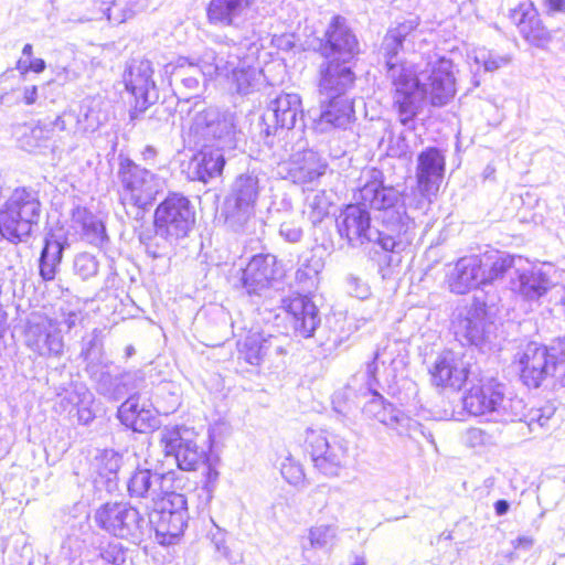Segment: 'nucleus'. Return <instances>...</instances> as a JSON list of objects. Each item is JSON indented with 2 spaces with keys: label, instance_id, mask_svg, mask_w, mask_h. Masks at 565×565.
Listing matches in <instances>:
<instances>
[{
  "label": "nucleus",
  "instance_id": "obj_1",
  "mask_svg": "<svg viewBox=\"0 0 565 565\" xmlns=\"http://www.w3.org/2000/svg\"><path fill=\"white\" fill-rule=\"evenodd\" d=\"M418 25V17L405 19L387 31L382 43L387 75L395 88L394 107L399 122L408 129L415 128L414 119L425 99H429L433 106L440 107L448 104L456 94L454 65L450 60L438 57L428 62L425 70L416 73L412 65L397 58L401 51H415Z\"/></svg>",
  "mask_w": 565,
  "mask_h": 565
},
{
  "label": "nucleus",
  "instance_id": "obj_2",
  "mask_svg": "<svg viewBox=\"0 0 565 565\" xmlns=\"http://www.w3.org/2000/svg\"><path fill=\"white\" fill-rule=\"evenodd\" d=\"M362 185L354 193V201L367 211L380 212L381 226L396 238L407 239L411 244L413 222L406 215L402 193L394 186L384 185L383 173L377 169L365 170L361 177Z\"/></svg>",
  "mask_w": 565,
  "mask_h": 565
},
{
  "label": "nucleus",
  "instance_id": "obj_3",
  "mask_svg": "<svg viewBox=\"0 0 565 565\" xmlns=\"http://www.w3.org/2000/svg\"><path fill=\"white\" fill-rule=\"evenodd\" d=\"M463 407L470 415L493 423L516 422L526 416L523 399L505 396L503 385L494 380L472 385L463 396Z\"/></svg>",
  "mask_w": 565,
  "mask_h": 565
},
{
  "label": "nucleus",
  "instance_id": "obj_4",
  "mask_svg": "<svg viewBox=\"0 0 565 565\" xmlns=\"http://www.w3.org/2000/svg\"><path fill=\"white\" fill-rule=\"evenodd\" d=\"M514 363L527 387L536 388L550 376L565 386V340H557L551 347L529 342L519 349Z\"/></svg>",
  "mask_w": 565,
  "mask_h": 565
},
{
  "label": "nucleus",
  "instance_id": "obj_5",
  "mask_svg": "<svg viewBox=\"0 0 565 565\" xmlns=\"http://www.w3.org/2000/svg\"><path fill=\"white\" fill-rule=\"evenodd\" d=\"M117 178L121 204L136 210V217L154 203L166 186V180L140 167L129 158H120Z\"/></svg>",
  "mask_w": 565,
  "mask_h": 565
},
{
  "label": "nucleus",
  "instance_id": "obj_6",
  "mask_svg": "<svg viewBox=\"0 0 565 565\" xmlns=\"http://www.w3.org/2000/svg\"><path fill=\"white\" fill-rule=\"evenodd\" d=\"M370 212L359 202L349 204L338 218V231L352 245L366 242L379 244L383 250L399 253L407 246V239L396 238L384 227L373 228L370 225Z\"/></svg>",
  "mask_w": 565,
  "mask_h": 565
},
{
  "label": "nucleus",
  "instance_id": "obj_7",
  "mask_svg": "<svg viewBox=\"0 0 565 565\" xmlns=\"http://www.w3.org/2000/svg\"><path fill=\"white\" fill-rule=\"evenodd\" d=\"M381 353L377 350L374 353L373 360L366 364L364 371L355 373L348 382L344 388L347 397H366L370 399L364 404L362 412L369 418H374L381 424L393 428L398 422L401 411L395 408L393 404L385 402L375 387L377 385L376 372L377 361Z\"/></svg>",
  "mask_w": 565,
  "mask_h": 565
},
{
  "label": "nucleus",
  "instance_id": "obj_8",
  "mask_svg": "<svg viewBox=\"0 0 565 565\" xmlns=\"http://www.w3.org/2000/svg\"><path fill=\"white\" fill-rule=\"evenodd\" d=\"M260 192L254 172L238 175L225 200V224L235 233H248L255 224V205Z\"/></svg>",
  "mask_w": 565,
  "mask_h": 565
},
{
  "label": "nucleus",
  "instance_id": "obj_9",
  "mask_svg": "<svg viewBox=\"0 0 565 565\" xmlns=\"http://www.w3.org/2000/svg\"><path fill=\"white\" fill-rule=\"evenodd\" d=\"M190 132L198 142L216 149H232L235 147L236 125L232 113H221L216 108H206L196 111L192 118Z\"/></svg>",
  "mask_w": 565,
  "mask_h": 565
},
{
  "label": "nucleus",
  "instance_id": "obj_10",
  "mask_svg": "<svg viewBox=\"0 0 565 565\" xmlns=\"http://www.w3.org/2000/svg\"><path fill=\"white\" fill-rule=\"evenodd\" d=\"M94 520L102 530L120 539L139 540L148 529V522L139 511L124 502L103 504L96 510Z\"/></svg>",
  "mask_w": 565,
  "mask_h": 565
},
{
  "label": "nucleus",
  "instance_id": "obj_11",
  "mask_svg": "<svg viewBox=\"0 0 565 565\" xmlns=\"http://www.w3.org/2000/svg\"><path fill=\"white\" fill-rule=\"evenodd\" d=\"M153 223L162 235L183 238L195 223L194 206L186 196L170 193L157 206Z\"/></svg>",
  "mask_w": 565,
  "mask_h": 565
},
{
  "label": "nucleus",
  "instance_id": "obj_12",
  "mask_svg": "<svg viewBox=\"0 0 565 565\" xmlns=\"http://www.w3.org/2000/svg\"><path fill=\"white\" fill-rule=\"evenodd\" d=\"M151 509L147 522L154 526L157 536L162 537L161 543L170 544L183 533L188 519L186 499L183 494L171 493Z\"/></svg>",
  "mask_w": 565,
  "mask_h": 565
},
{
  "label": "nucleus",
  "instance_id": "obj_13",
  "mask_svg": "<svg viewBox=\"0 0 565 565\" xmlns=\"http://www.w3.org/2000/svg\"><path fill=\"white\" fill-rule=\"evenodd\" d=\"M452 328L461 343L476 347L489 341L494 330L493 322L488 317L486 303L478 300L457 310Z\"/></svg>",
  "mask_w": 565,
  "mask_h": 565
},
{
  "label": "nucleus",
  "instance_id": "obj_14",
  "mask_svg": "<svg viewBox=\"0 0 565 565\" xmlns=\"http://www.w3.org/2000/svg\"><path fill=\"white\" fill-rule=\"evenodd\" d=\"M306 441L315 467L324 476H338L348 457V443L339 436L317 431H310Z\"/></svg>",
  "mask_w": 565,
  "mask_h": 565
},
{
  "label": "nucleus",
  "instance_id": "obj_15",
  "mask_svg": "<svg viewBox=\"0 0 565 565\" xmlns=\"http://www.w3.org/2000/svg\"><path fill=\"white\" fill-rule=\"evenodd\" d=\"M193 431L183 427H164L160 431V443L167 457L181 470H196L204 458V452L193 439Z\"/></svg>",
  "mask_w": 565,
  "mask_h": 565
},
{
  "label": "nucleus",
  "instance_id": "obj_16",
  "mask_svg": "<svg viewBox=\"0 0 565 565\" xmlns=\"http://www.w3.org/2000/svg\"><path fill=\"white\" fill-rule=\"evenodd\" d=\"M128 493L131 498L145 499L152 507L166 500L173 490V476L149 468L138 467L127 482Z\"/></svg>",
  "mask_w": 565,
  "mask_h": 565
},
{
  "label": "nucleus",
  "instance_id": "obj_17",
  "mask_svg": "<svg viewBox=\"0 0 565 565\" xmlns=\"http://www.w3.org/2000/svg\"><path fill=\"white\" fill-rule=\"evenodd\" d=\"M25 345L39 356L60 359L65 343L58 320L42 317L39 321H31L25 330Z\"/></svg>",
  "mask_w": 565,
  "mask_h": 565
},
{
  "label": "nucleus",
  "instance_id": "obj_18",
  "mask_svg": "<svg viewBox=\"0 0 565 565\" xmlns=\"http://www.w3.org/2000/svg\"><path fill=\"white\" fill-rule=\"evenodd\" d=\"M212 41L218 45V50L205 49L200 55L199 66L204 78L224 76L230 78L233 68L241 64L237 43L223 35H214Z\"/></svg>",
  "mask_w": 565,
  "mask_h": 565
},
{
  "label": "nucleus",
  "instance_id": "obj_19",
  "mask_svg": "<svg viewBox=\"0 0 565 565\" xmlns=\"http://www.w3.org/2000/svg\"><path fill=\"white\" fill-rule=\"evenodd\" d=\"M258 0H211L206 8L210 24L239 29L258 14Z\"/></svg>",
  "mask_w": 565,
  "mask_h": 565
},
{
  "label": "nucleus",
  "instance_id": "obj_20",
  "mask_svg": "<svg viewBox=\"0 0 565 565\" xmlns=\"http://www.w3.org/2000/svg\"><path fill=\"white\" fill-rule=\"evenodd\" d=\"M324 38L326 42L320 44V52L328 60L349 63L359 53L356 36L340 15L332 19Z\"/></svg>",
  "mask_w": 565,
  "mask_h": 565
},
{
  "label": "nucleus",
  "instance_id": "obj_21",
  "mask_svg": "<svg viewBox=\"0 0 565 565\" xmlns=\"http://www.w3.org/2000/svg\"><path fill=\"white\" fill-rule=\"evenodd\" d=\"M552 265L532 267L530 269H515V277L511 278V290L526 301H537L554 287Z\"/></svg>",
  "mask_w": 565,
  "mask_h": 565
},
{
  "label": "nucleus",
  "instance_id": "obj_22",
  "mask_svg": "<svg viewBox=\"0 0 565 565\" xmlns=\"http://www.w3.org/2000/svg\"><path fill=\"white\" fill-rule=\"evenodd\" d=\"M152 75V65L148 60L134 62L125 74L126 88L136 99V111H145L158 99V90Z\"/></svg>",
  "mask_w": 565,
  "mask_h": 565
},
{
  "label": "nucleus",
  "instance_id": "obj_23",
  "mask_svg": "<svg viewBox=\"0 0 565 565\" xmlns=\"http://www.w3.org/2000/svg\"><path fill=\"white\" fill-rule=\"evenodd\" d=\"M281 275L282 271L274 255L258 254L253 256L242 270L241 281L246 291L252 295L269 288Z\"/></svg>",
  "mask_w": 565,
  "mask_h": 565
},
{
  "label": "nucleus",
  "instance_id": "obj_24",
  "mask_svg": "<svg viewBox=\"0 0 565 565\" xmlns=\"http://www.w3.org/2000/svg\"><path fill=\"white\" fill-rule=\"evenodd\" d=\"M445 164V156L437 148H427L418 154L416 178L423 196L430 200L436 195L444 178Z\"/></svg>",
  "mask_w": 565,
  "mask_h": 565
},
{
  "label": "nucleus",
  "instance_id": "obj_25",
  "mask_svg": "<svg viewBox=\"0 0 565 565\" xmlns=\"http://www.w3.org/2000/svg\"><path fill=\"white\" fill-rule=\"evenodd\" d=\"M238 359L250 365H259L266 358L285 354L281 339L277 335L249 331L244 339L237 341Z\"/></svg>",
  "mask_w": 565,
  "mask_h": 565
},
{
  "label": "nucleus",
  "instance_id": "obj_26",
  "mask_svg": "<svg viewBox=\"0 0 565 565\" xmlns=\"http://www.w3.org/2000/svg\"><path fill=\"white\" fill-rule=\"evenodd\" d=\"M429 373L434 385L460 390L468 377V364L460 354L445 350L438 354Z\"/></svg>",
  "mask_w": 565,
  "mask_h": 565
},
{
  "label": "nucleus",
  "instance_id": "obj_27",
  "mask_svg": "<svg viewBox=\"0 0 565 565\" xmlns=\"http://www.w3.org/2000/svg\"><path fill=\"white\" fill-rule=\"evenodd\" d=\"M326 168V162L316 151L300 146L281 166V170L286 171L285 178L299 184L312 183L324 174Z\"/></svg>",
  "mask_w": 565,
  "mask_h": 565
},
{
  "label": "nucleus",
  "instance_id": "obj_28",
  "mask_svg": "<svg viewBox=\"0 0 565 565\" xmlns=\"http://www.w3.org/2000/svg\"><path fill=\"white\" fill-rule=\"evenodd\" d=\"M511 19L527 43L544 49L551 42L552 34L542 23L533 3H521L512 10Z\"/></svg>",
  "mask_w": 565,
  "mask_h": 565
},
{
  "label": "nucleus",
  "instance_id": "obj_29",
  "mask_svg": "<svg viewBox=\"0 0 565 565\" xmlns=\"http://www.w3.org/2000/svg\"><path fill=\"white\" fill-rule=\"evenodd\" d=\"M341 61L330 60L320 67L319 90L326 97H343L354 83L351 67Z\"/></svg>",
  "mask_w": 565,
  "mask_h": 565
},
{
  "label": "nucleus",
  "instance_id": "obj_30",
  "mask_svg": "<svg viewBox=\"0 0 565 565\" xmlns=\"http://www.w3.org/2000/svg\"><path fill=\"white\" fill-rule=\"evenodd\" d=\"M286 310L292 317L291 323L295 332L302 338L313 335L320 324L317 306L307 296H297L286 301Z\"/></svg>",
  "mask_w": 565,
  "mask_h": 565
},
{
  "label": "nucleus",
  "instance_id": "obj_31",
  "mask_svg": "<svg viewBox=\"0 0 565 565\" xmlns=\"http://www.w3.org/2000/svg\"><path fill=\"white\" fill-rule=\"evenodd\" d=\"M481 267L482 259L477 255L460 258L448 279L450 290L457 295H465L471 289L484 285Z\"/></svg>",
  "mask_w": 565,
  "mask_h": 565
},
{
  "label": "nucleus",
  "instance_id": "obj_32",
  "mask_svg": "<svg viewBox=\"0 0 565 565\" xmlns=\"http://www.w3.org/2000/svg\"><path fill=\"white\" fill-rule=\"evenodd\" d=\"M299 115H302L300 96L284 93L269 103L264 120L274 121L276 128L292 129Z\"/></svg>",
  "mask_w": 565,
  "mask_h": 565
},
{
  "label": "nucleus",
  "instance_id": "obj_33",
  "mask_svg": "<svg viewBox=\"0 0 565 565\" xmlns=\"http://www.w3.org/2000/svg\"><path fill=\"white\" fill-rule=\"evenodd\" d=\"M166 73H170V84L175 85L185 99L199 90L201 78L204 77L199 66V60L193 63L186 57H180L177 64H168Z\"/></svg>",
  "mask_w": 565,
  "mask_h": 565
},
{
  "label": "nucleus",
  "instance_id": "obj_34",
  "mask_svg": "<svg viewBox=\"0 0 565 565\" xmlns=\"http://www.w3.org/2000/svg\"><path fill=\"white\" fill-rule=\"evenodd\" d=\"M225 159L220 149H204L193 156L188 166V174L191 180L207 183L209 180L218 177L224 168Z\"/></svg>",
  "mask_w": 565,
  "mask_h": 565
},
{
  "label": "nucleus",
  "instance_id": "obj_35",
  "mask_svg": "<svg viewBox=\"0 0 565 565\" xmlns=\"http://www.w3.org/2000/svg\"><path fill=\"white\" fill-rule=\"evenodd\" d=\"M12 215L24 216L38 225L41 215V203L38 192L29 189H17L4 205L6 222L12 223Z\"/></svg>",
  "mask_w": 565,
  "mask_h": 565
},
{
  "label": "nucleus",
  "instance_id": "obj_36",
  "mask_svg": "<svg viewBox=\"0 0 565 565\" xmlns=\"http://www.w3.org/2000/svg\"><path fill=\"white\" fill-rule=\"evenodd\" d=\"M328 104L322 107L316 129L321 132L332 128H344L354 117L352 103L345 97H327Z\"/></svg>",
  "mask_w": 565,
  "mask_h": 565
},
{
  "label": "nucleus",
  "instance_id": "obj_37",
  "mask_svg": "<svg viewBox=\"0 0 565 565\" xmlns=\"http://www.w3.org/2000/svg\"><path fill=\"white\" fill-rule=\"evenodd\" d=\"M71 222L72 227L81 232L83 238L92 245L99 246L107 238L104 224L86 207L75 206Z\"/></svg>",
  "mask_w": 565,
  "mask_h": 565
},
{
  "label": "nucleus",
  "instance_id": "obj_38",
  "mask_svg": "<svg viewBox=\"0 0 565 565\" xmlns=\"http://www.w3.org/2000/svg\"><path fill=\"white\" fill-rule=\"evenodd\" d=\"M260 76V71L246 66L241 60V64L233 68L228 79H231V88L238 94L246 95L256 88Z\"/></svg>",
  "mask_w": 565,
  "mask_h": 565
},
{
  "label": "nucleus",
  "instance_id": "obj_39",
  "mask_svg": "<svg viewBox=\"0 0 565 565\" xmlns=\"http://www.w3.org/2000/svg\"><path fill=\"white\" fill-rule=\"evenodd\" d=\"M340 530L335 524H317L309 529L308 540L311 547L330 552L339 542Z\"/></svg>",
  "mask_w": 565,
  "mask_h": 565
},
{
  "label": "nucleus",
  "instance_id": "obj_40",
  "mask_svg": "<svg viewBox=\"0 0 565 565\" xmlns=\"http://www.w3.org/2000/svg\"><path fill=\"white\" fill-rule=\"evenodd\" d=\"M33 226L29 218L12 215V223L6 222L4 209L0 211V233L10 242L17 243L30 236Z\"/></svg>",
  "mask_w": 565,
  "mask_h": 565
},
{
  "label": "nucleus",
  "instance_id": "obj_41",
  "mask_svg": "<svg viewBox=\"0 0 565 565\" xmlns=\"http://www.w3.org/2000/svg\"><path fill=\"white\" fill-rule=\"evenodd\" d=\"M89 374H90V377L95 381L96 390L100 395L105 396L108 399H113V401L121 399V391H120L121 388L119 386V383H120L119 382L120 381L119 373L111 374L107 370L93 371V369H92Z\"/></svg>",
  "mask_w": 565,
  "mask_h": 565
},
{
  "label": "nucleus",
  "instance_id": "obj_42",
  "mask_svg": "<svg viewBox=\"0 0 565 565\" xmlns=\"http://www.w3.org/2000/svg\"><path fill=\"white\" fill-rule=\"evenodd\" d=\"M51 128L52 125L46 122V119L39 121L29 129V132H25L21 137V146L28 151L45 147L46 143L54 138V134Z\"/></svg>",
  "mask_w": 565,
  "mask_h": 565
},
{
  "label": "nucleus",
  "instance_id": "obj_43",
  "mask_svg": "<svg viewBox=\"0 0 565 565\" xmlns=\"http://www.w3.org/2000/svg\"><path fill=\"white\" fill-rule=\"evenodd\" d=\"M147 8L146 0H113L107 9V19L122 23Z\"/></svg>",
  "mask_w": 565,
  "mask_h": 565
},
{
  "label": "nucleus",
  "instance_id": "obj_44",
  "mask_svg": "<svg viewBox=\"0 0 565 565\" xmlns=\"http://www.w3.org/2000/svg\"><path fill=\"white\" fill-rule=\"evenodd\" d=\"M93 399V394L85 385L75 384L65 390V393L61 395L58 405L63 412L71 414L83 404H92Z\"/></svg>",
  "mask_w": 565,
  "mask_h": 565
},
{
  "label": "nucleus",
  "instance_id": "obj_45",
  "mask_svg": "<svg viewBox=\"0 0 565 565\" xmlns=\"http://www.w3.org/2000/svg\"><path fill=\"white\" fill-rule=\"evenodd\" d=\"M121 457L113 449H105L100 451L94 460V468L102 477L111 481L116 478L119 471Z\"/></svg>",
  "mask_w": 565,
  "mask_h": 565
},
{
  "label": "nucleus",
  "instance_id": "obj_46",
  "mask_svg": "<svg viewBox=\"0 0 565 565\" xmlns=\"http://www.w3.org/2000/svg\"><path fill=\"white\" fill-rule=\"evenodd\" d=\"M331 202L326 191L311 192L306 198V207L313 224L321 222L328 214Z\"/></svg>",
  "mask_w": 565,
  "mask_h": 565
},
{
  "label": "nucleus",
  "instance_id": "obj_47",
  "mask_svg": "<svg viewBox=\"0 0 565 565\" xmlns=\"http://www.w3.org/2000/svg\"><path fill=\"white\" fill-rule=\"evenodd\" d=\"M179 237L162 235L159 227H154V235L145 242L146 252L152 258H162L168 256Z\"/></svg>",
  "mask_w": 565,
  "mask_h": 565
},
{
  "label": "nucleus",
  "instance_id": "obj_48",
  "mask_svg": "<svg viewBox=\"0 0 565 565\" xmlns=\"http://www.w3.org/2000/svg\"><path fill=\"white\" fill-rule=\"evenodd\" d=\"M394 430L401 436H408L414 440H418L419 437L427 439L429 443H434L433 435L426 433L424 426L417 420L406 416L404 413H399L398 422L393 426Z\"/></svg>",
  "mask_w": 565,
  "mask_h": 565
},
{
  "label": "nucleus",
  "instance_id": "obj_49",
  "mask_svg": "<svg viewBox=\"0 0 565 565\" xmlns=\"http://www.w3.org/2000/svg\"><path fill=\"white\" fill-rule=\"evenodd\" d=\"M475 62L483 66L486 72H494L509 65L511 63V56L509 54H500L494 51L480 49L475 53Z\"/></svg>",
  "mask_w": 565,
  "mask_h": 565
},
{
  "label": "nucleus",
  "instance_id": "obj_50",
  "mask_svg": "<svg viewBox=\"0 0 565 565\" xmlns=\"http://www.w3.org/2000/svg\"><path fill=\"white\" fill-rule=\"evenodd\" d=\"M515 258L508 254L499 255L486 270L481 267L483 284H491L500 279L514 267Z\"/></svg>",
  "mask_w": 565,
  "mask_h": 565
},
{
  "label": "nucleus",
  "instance_id": "obj_51",
  "mask_svg": "<svg viewBox=\"0 0 565 565\" xmlns=\"http://www.w3.org/2000/svg\"><path fill=\"white\" fill-rule=\"evenodd\" d=\"M99 556L108 565H124L132 562V552L125 548L121 543H109L102 547Z\"/></svg>",
  "mask_w": 565,
  "mask_h": 565
},
{
  "label": "nucleus",
  "instance_id": "obj_52",
  "mask_svg": "<svg viewBox=\"0 0 565 565\" xmlns=\"http://www.w3.org/2000/svg\"><path fill=\"white\" fill-rule=\"evenodd\" d=\"M52 319L58 320V328L61 326L66 327V331H71L84 319V313L81 308L72 303H63L55 312V317Z\"/></svg>",
  "mask_w": 565,
  "mask_h": 565
},
{
  "label": "nucleus",
  "instance_id": "obj_53",
  "mask_svg": "<svg viewBox=\"0 0 565 565\" xmlns=\"http://www.w3.org/2000/svg\"><path fill=\"white\" fill-rule=\"evenodd\" d=\"M139 399V394H131L118 408V418L128 428L136 425V415L141 412Z\"/></svg>",
  "mask_w": 565,
  "mask_h": 565
},
{
  "label": "nucleus",
  "instance_id": "obj_54",
  "mask_svg": "<svg viewBox=\"0 0 565 565\" xmlns=\"http://www.w3.org/2000/svg\"><path fill=\"white\" fill-rule=\"evenodd\" d=\"M98 260L88 253L78 254L74 259V270L83 280L89 279L98 273Z\"/></svg>",
  "mask_w": 565,
  "mask_h": 565
},
{
  "label": "nucleus",
  "instance_id": "obj_55",
  "mask_svg": "<svg viewBox=\"0 0 565 565\" xmlns=\"http://www.w3.org/2000/svg\"><path fill=\"white\" fill-rule=\"evenodd\" d=\"M156 409L151 404H142L141 412L138 413L136 425H131V429L138 433H147L159 427V420L156 415Z\"/></svg>",
  "mask_w": 565,
  "mask_h": 565
},
{
  "label": "nucleus",
  "instance_id": "obj_56",
  "mask_svg": "<svg viewBox=\"0 0 565 565\" xmlns=\"http://www.w3.org/2000/svg\"><path fill=\"white\" fill-rule=\"evenodd\" d=\"M323 267L324 264L322 258L312 254L310 258L306 259L298 268L296 271V278L299 281L311 280L319 275Z\"/></svg>",
  "mask_w": 565,
  "mask_h": 565
},
{
  "label": "nucleus",
  "instance_id": "obj_57",
  "mask_svg": "<svg viewBox=\"0 0 565 565\" xmlns=\"http://www.w3.org/2000/svg\"><path fill=\"white\" fill-rule=\"evenodd\" d=\"M463 440L467 446L472 448L488 446L494 443L493 436L479 427L467 429L463 435Z\"/></svg>",
  "mask_w": 565,
  "mask_h": 565
},
{
  "label": "nucleus",
  "instance_id": "obj_58",
  "mask_svg": "<svg viewBox=\"0 0 565 565\" xmlns=\"http://www.w3.org/2000/svg\"><path fill=\"white\" fill-rule=\"evenodd\" d=\"M120 377V391H121V398L131 393L132 391H136L141 387L142 383L145 382V379L140 371H127L119 373Z\"/></svg>",
  "mask_w": 565,
  "mask_h": 565
},
{
  "label": "nucleus",
  "instance_id": "obj_59",
  "mask_svg": "<svg viewBox=\"0 0 565 565\" xmlns=\"http://www.w3.org/2000/svg\"><path fill=\"white\" fill-rule=\"evenodd\" d=\"M280 236L288 243H298L303 236V228L299 221L286 220L279 227Z\"/></svg>",
  "mask_w": 565,
  "mask_h": 565
},
{
  "label": "nucleus",
  "instance_id": "obj_60",
  "mask_svg": "<svg viewBox=\"0 0 565 565\" xmlns=\"http://www.w3.org/2000/svg\"><path fill=\"white\" fill-rule=\"evenodd\" d=\"M281 475L290 484H299L303 481L305 473L300 463L287 458L281 465Z\"/></svg>",
  "mask_w": 565,
  "mask_h": 565
},
{
  "label": "nucleus",
  "instance_id": "obj_61",
  "mask_svg": "<svg viewBox=\"0 0 565 565\" xmlns=\"http://www.w3.org/2000/svg\"><path fill=\"white\" fill-rule=\"evenodd\" d=\"M63 244L55 238H46L41 253V260H47L60 265L63 256Z\"/></svg>",
  "mask_w": 565,
  "mask_h": 565
},
{
  "label": "nucleus",
  "instance_id": "obj_62",
  "mask_svg": "<svg viewBox=\"0 0 565 565\" xmlns=\"http://www.w3.org/2000/svg\"><path fill=\"white\" fill-rule=\"evenodd\" d=\"M347 289L351 296L362 300L367 299L371 295L369 285L354 275L347 277Z\"/></svg>",
  "mask_w": 565,
  "mask_h": 565
},
{
  "label": "nucleus",
  "instance_id": "obj_63",
  "mask_svg": "<svg viewBox=\"0 0 565 565\" xmlns=\"http://www.w3.org/2000/svg\"><path fill=\"white\" fill-rule=\"evenodd\" d=\"M100 348L96 337L92 338L87 342L84 343L81 352V356L87 362L86 369L90 373L97 370V366L94 364V360L98 358Z\"/></svg>",
  "mask_w": 565,
  "mask_h": 565
},
{
  "label": "nucleus",
  "instance_id": "obj_64",
  "mask_svg": "<svg viewBox=\"0 0 565 565\" xmlns=\"http://www.w3.org/2000/svg\"><path fill=\"white\" fill-rule=\"evenodd\" d=\"M387 142V151L392 157H402L408 151V145L402 134L395 138L393 131H388Z\"/></svg>",
  "mask_w": 565,
  "mask_h": 565
}]
</instances>
